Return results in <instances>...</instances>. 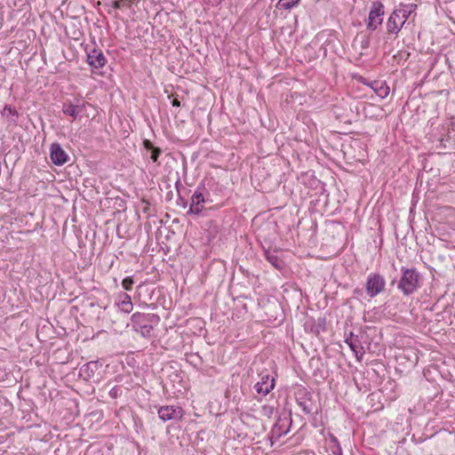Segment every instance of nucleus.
<instances>
[{"mask_svg":"<svg viewBox=\"0 0 455 455\" xmlns=\"http://www.w3.org/2000/svg\"><path fill=\"white\" fill-rule=\"evenodd\" d=\"M401 277L397 283V289L403 295L409 297L420 288L421 274L415 267H401Z\"/></svg>","mask_w":455,"mask_h":455,"instance_id":"obj_1","label":"nucleus"},{"mask_svg":"<svg viewBox=\"0 0 455 455\" xmlns=\"http://www.w3.org/2000/svg\"><path fill=\"white\" fill-rule=\"evenodd\" d=\"M160 321V317L156 314H146L136 312L131 316V325L132 329L140 332L144 338H150L153 336L154 325H156Z\"/></svg>","mask_w":455,"mask_h":455,"instance_id":"obj_2","label":"nucleus"},{"mask_svg":"<svg viewBox=\"0 0 455 455\" xmlns=\"http://www.w3.org/2000/svg\"><path fill=\"white\" fill-rule=\"evenodd\" d=\"M386 284V279L381 274L371 272L366 277L365 293L370 298H375L385 291Z\"/></svg>","mask_w":455,"mask_h":455,"instance_id":"obj_3","label":"nucleus"},{"mask_svg":"<svg viewBox=\"0 0 455 455\" xmlns=\"http://www.w3.org/2000/svg\"><path fill=\"white\" fill-rule=\"evenodd\" d=\"M385 15V6L380 1H373L370 7L368 18L366 20V28L370 31H375L383 22Z\"/></svg>","mask_w":455,"mask_h":455,"instance_id":"obj_4","label":"nucleus"},{"mask_svg":"<svg viewBox=\"0 0 455 455\" xmlns=\"http://www.w3.org/2000/svg\"><path fill=\"white\" fill-rule=\"evenodd\" d=\"M406 20L407 14L402 13L401 11H393L386 23V33L387 36L393 35L396 36L402 29Z\"/></svg>","mask_w":455,"mask_h":455,"instance_id":"obj_5","label":"nucleus"},{"mask_svg":"<svg viewBox=\"0 0 455 455\" xmlns=\"http://www.w3.org/2000/svg\"><path fill=\"white\" fill-rule=\"evenodd\" d=\"M204 189V185L201 184L197 187L196 190L191 196V204L188 214L199 215L204 210V204L205 203V197L202 192Z\"/></svg>","mask_w":455,"mask_h":455,"instance_id":"obj_6","label":"nucleus"},{"mask_svg":"<svg viewBox=\"0 0 455 455\" xmlns=\"http://www.w3.org/2000/svg\"><path fill=\"white\" fill-rule=\"evenodd\" d=\"M260 380L254 386L256 392L261 395H267L275 387V379L267 371L259 373Z\"/></svg>","mask_w":455,"mask_h":455,"instance_id":"obj_7","label":"nucleus"},{"mask_svg":"<svg viewBox=\"0 0 455 455\" xmlns=\"http://www.w3.org/2000/svg\"><path fill=\"white\" fill-rule=\"evenodd\" d=\"M159 419L163 421L180 420L183 417V410L181 407L166 405L159 407L157 411Z\"/></svg>","mask_w":455,"mask_h":455,"instance_id":"obj_8","label":"nucleus"},{"mask_svg":"<svg viewBox=\"0 0 455 455\" xmlns=\"http://www.w3.org/2000/svg\"><path fill=\"white\" fill-rule=\"evenodd\" d=\"M50 158L53 164L61 166L68 162L69 156L60 144L54 142L50 146Z\"/></svg>","mask_w":455,"mask_h":455,"instance_id":"obj_9","label":"nucleus"},{"mask_svg":"<svg viewBox=\"0 0 455 455\" xmlns=\"http://www.w3.org/2000/svg\"><path fill=\"white\" fill-rule=\"evenodd\" d=\"M87 62L92 68H100L107 64V59L102 51L97 47L86 52Z\"/></svg>","mask_w":455,"mask_h":455,"instance_id":"obj_10","label":"nucleus"},{"mask_svg":"<svg viewBox=\"0 0 455 455\" xmlns=\"http://www.w3.org/2000/svg\"><path fill=\"white\" fill-rule=\"evenodd\" d=\"M359 81L362 84L371 87L380 99H385L389 94V87L385 82L377 80L368 81L363 77H361Z\"/></svg>","mask_w":455,"mask_h":455,"instance_id":"obj_11","label":"nucleus"},{"mask_svg":"<svg viewBox=\"0 0 455 455\" xmlns=\"http://www.w3.org/2000/svg\"><path fill=\"white\" fill-rule=\"evenodd\" d=\"M305 331L319 335L321 332L326 331V318L318 317L317 319L309 318L305 323Z\"/></svg>","mask_w":455,"mask_h":455,"instance_id":"obj_12","label":"nucleus"},{"mask_svg":"<svg viewBox=\"0 0 455 455\" xmlns=\"http://www.w3.org/2000/svg\"><path fill=\"white\" fill-rule=\"evenodd\" d=\"M345 342H346V344H347V346L350 347V349L354 352L357 360L361 361L363 358V355H364V350L361 344L360 339H358V336H355L354 333L351 331L348 333V335L346 336Z\"/></svg>","mask_w":455,"mask_h":455,"instance_id":"obj_13","label":"nucleus"},{"mask_svg":"<svg viewBox=\"0 0 455 455\" xmlns=\"http://www.w3.org/2000/svg\"><path fill=\"white\" fill-rule=\"evenodd\" d=\"M101 365L102 364L99 361L88 362L80 368L79 375L84 380H90Z\"/></svg>","mask_w":455,"mask_h":455,"instance_id":"obj_14","label":"nucleus"},{"mask_svg":"<svg viewBox=\"0 0 455 455\" xmlns=\"http://www.w3.org/2000/svg\"><path fill=\"white\" fill-rule=\"evenodd\" d=\"M297 404L303 411V412L307 415H313L315 403L312 400L311 395L308 393L302 395L299 397L296 398Z\"/></svg>","mask_w":455,"mask_h":455,"instance_id":"obj_15","label":"nucleus"},{"mask_svg":"<svg viewBox=\"0 0 455 455\" xmlns=\"http://www.w3.org/2000/svg\"><path fill=\"white\" fill-rule=\"evenodd\" d=\"M291 425V418H285L284 419H279L274 425L272 428L273 435H275L276 437H281L285 435L289 430L290 427Z\"/></svg>","mask_w":455,"mask_h":455,"instance_id":"obj_16","label":"nucleus"},{"mask_svg":"<svg viewBox=\"0 0 455 455\" xmlns=\"http://www.w3.org/2000/svg\"><path fill=\"white\" fill-rule=\"evenodd\" d=\"M143 148L150 152V159L154 163H157V164H160L158 163V158L162 155L163 151L160 148L156 147L149 140L145 139L142 142Z\"/></svg>","mask_w":455,"mask_h":455,"instance_id":"obj_17","label":"nucleus"},{"mask_svg":"<svg viewBox=\"0 0 455 455\" xmlns=\"http://www.w3.org/2000/svg\"><path fill=\"white\" fill-rule=\"evenodd\" d=\"M117 306L124 313L129 314L133 308L131 297L127 293H120L118 295Z\"/></svg>","mask_w":455,"mask_h":455,"instance_id":"obj_18","label":"nucleus"},{"mask_svg":"<svg viewBox=\"0 0 455 455\" xmlns=\"http://www.w3.org/2000/svg\"><path fill=\"white\" fill-rule=\"evenodd\" d=\"M266 259L276 269L282 268L283 261L278 257L275 251H271L269 250H265L264 251Z\"/></svg>","mask_w":455,"mask_h":455,"instance_id":"obj_19","label":"nucleus"},{"mask_svg":"<svg viewBox=\"0 0 455 455\" xmlns=\"http://www.w3.org/2000/svg\"><path fill=\"white\" fill-rule=\"evenodd\" d=\"M1 115L5 117H9L10 119L8 122L12 124H17V118L19 116L18 111L14 107H12L10 105H5L4 109L1 111Z\"/></svg>","mask_w":455,"mask_h":455,"instance_id":"obj_20","label":"nucleus"},{"mask_svg":"<svg viewBox=\"0 0 455 455\" xmlns=\"http://www.w3.org/2000/svg\"><path fill=\"white\" fill-rule=\"evenodd\" d=\"M78 109L76 108L75 103L72 102H65L63 103L62 112L73 118H76L78 116L77 114Z\"/></svg>","mask_w":455,"mask_h":455,"instance_id":"obj_21","label":"nucleus"},{"mask_svg":"<svg viewBox=\"0 0 455 455\" xmlns=\"http://www.w3.org/2000/svg\"><path fill=\"white\" fill-rule=\"evenodd\" d=\"M300 0H279L276 4V8L278 10H291L298 4Z\"/></svg>","mask_w":455,"mask_h":455,"instance_id":"obj_22","label":"nucleus"},{"mask_svg":"<svg viewBox=\"0 0 455 455\" xmlns=\"http://www.w3.org/2000/svg\"><path fill=\"white\" fill-rule=\"evenodd\" d=\"M133 283H134V281L132 276H126L122 281V286L125 291H131Z\"/></svg>","mask_w":455,"mask_h":455,"instance_id":"obj_23","label":"nucleus"},{"mask_svg":"<svg viewBox=\"0 0 455 455\" xmlns=\"http://www.w3.org/2000/svg\"><path fill=\"white\" fill-rule=\"evenodd\" d=\"M175 185L179 194L178 204L181 205L183 208H186L188 205V202L181 197L179 190V186H181L180 179H178Z\"/></svg>","mask_w":455,"mask_h":455,"instance_id":"obj_24","label":"nucleus"},{"mask_svg":"<svg viewBox=\"0 0 455 455\" xmlns=\"http://www.w3.org/2000/svg\"><path fill=\"white\" fill-rule=\"evenodd\" d=\"M87 105H89V103H87L85 101H83L80 103V100H76V102L75 103V106H76V108L78 109V111H77L78 116H80V114H82L84 111Z\"/></svg>","mask_w":455,"mask_h":455,"instance_id":"obj_25","label":"nucleus"},{"mask_svg":"<svg viewBox=\"0 0 455 455\" xmlns=\"http://www.w3.org/2000/svg\"><path fill=\"white\" fill-rule=\"evenodd\" d=\"M122 394V389L119 387H114L108 392V395L111 398H117Z\"/></svg>","mask_w":455,"mask_h":455,"instance_id":"obj_26","label":"nucleus"},{"mask_svg":"<svg viewBox=\"0 0 455 455\" xmlns=\"http://www.w3.org/2000/svg\"><path fill=\"white\" fill-rule=\"evenodd\" d=\"M127 0H116L112 3V6L115 9H122L123 7L126 6L128 4Z\"/></svg>","mask_w":455,"mask_h":455,"instance_id":"obj_27","label":"nucleus"},{"mask_svg":"<svg viewBox=\"0 0 455 455\" xmlns=\"http://www.w3.org/2000/svg\"><path fill=\"white\" fill-rule=\"evenodd\" d=\"M361 50H366L370 47V38L368 36H363L360 40Z\"/></svg>","mask_w":455,"mask_h":455,"instance_id":"obj_28","label":"nucleus"},{"mask_svg":"<svg viewBox=\"0 0 455 455\" xmlns=\"http://www.w3.org/2000/svg\"><path fill=\"white\" fill-rule=\"evenodd\" d=\"M332 455H342V449L339 443H337L331 448Z\"/></svg>","mask_w":455,"mask_h":455,"instance_id":"obj_29","label":"nucleus"},{"mask_svg":"<svg viewBox=\"0 0 455 455\" xmlns=\"http://www.w3.org/2000/svg\"><path fill=\"white\" fill-rule=\"evenodd\" d=\"M262 409L267 414H270L273 411V408L267 405H264Z\"/></svg>","mask_w":455,"mask_h":455,"instance_id":"obj_30","label":"nucleus"},{"mask_svg":"<svg viewBox=\"0 0 455 455\" xmlns=\"http://www.w3.org/2000/svg\"><path fill=\"white\" fill-rule=\"evenodd\" d=\"M353 292L355 295H357V296H363V289H359V288L355 289Z\"/></svg>","mask_w":455,"mask_h":455,"instance_id":"obj_31","label":"nucleus"},{"mask_svg":"<svg viewBox=\"0 0 455 455\" xmlns=\"http://www.w3.org/2000/svg\"><path fill=\"white\" fill-rule=\"evenodd\" d=\"M395 11H401L402 13L403 14H407V19L409 18L410 14H411V10H406V9H396Z\"/></svg>","mask_w":455,"mask_h":455,"instance_id":"obj_32","label":"nucleus"},{"mask_svg":"<svg viewBox=\"0 0 455 455\" xmlns=\"http://www.w3.org/2000/svg\"><path fill=\"white\" fill-rule=\"evenodd\" d=\"M172 105L173 107H180V101L178 100V99H173L172 101Z\"/></svg>","mask_w":455,"mask_h":455,"instance_id":"obj_33","label":"nucleus"},{"mask_svg":"<svg viewBox=\"0 0 455 455\" xmlns=\"http://www.w3.org/2000/svg\"><path fill=\"white\" fill-rule=\"evenodd\" d=\"M331 441L333 443V445L339 443L337 437H335L334 435L331 436Z\"/></svg>","mask_w":455,"mask_h":455,"instance_id":"obj_34","label":"nucleus"},{"mask_svg":"<svg viewBox=\"0 0 455 455\" xmlns=\"http://www.w3.org/2000/svg\"><path fill=\"white\" fill-rule=\"evenodd\" d=\"M320 50L323 51V55L326 56V54H327L326 47L323 45Z\"/></svg>","mask_w":455,"mask_h":455,"instance_id":"obj_35","label":"nucleus"},{"mask_svg":"<svg viewBox=\"0 0 455 455\" xmlns=\"http://www.w3.org/2000/svg\"><path fill=\"white\" fill-rule=\"evenodd\" d=\"M396 280L395 279H393L390 283V285H394L395 283Z\"/></svg>","mask_w":455,"mask_h":455,"instance_id":"obj_36","label":"nucleus"}]
</instances>
